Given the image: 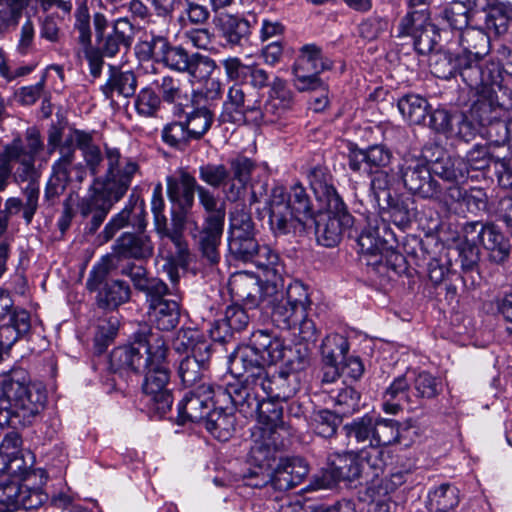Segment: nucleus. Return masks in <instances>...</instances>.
Segmentation results:
<instances>
[{
  "instance_id": "7ed1b4c3",
  "label": "nucleus",
  "mask_w": 512,
  "mask_h": 512,
  "mask_svg": "<svg viewBox=\"0 0 512 512\" xmlns=\"http://www.w3.org/2000/svg\"><path fill=\"white\" fill-rule=\"evenodd\" d=\"M250 461L255 466L250 472V482L253 487H271L276 491L273 499L266 501L269 512H303L305 508L290 505L284 492L300 484L307 476V463L298 457L281 459L271 470V462L275 461V449L268 443L255 440L250 449Z\"/></svg>"
},
{
  "instance_id": "f704fd0d",
  "label": "nucleus",
  "mask_w": 512,
  "mask_h": 512,
  "mask_svg": "<svg viewBox=\"0 0 512 512\" xmlns=\"http://www.w3.org/2000/svg\"><path fill=\"white\" fill-rule=\"evenodd\" d=\"M410 380L417 408L422 405L423 400L433 399L442 391L441 380L429 372L422 371L416 375L410 374Z\"/></svg>"
},
{
  "instance_id": "ddd939ff",
  "label": "nucleus",
  "mask_w": 512,
  "mask_h": 512,
  "mask_svg": "<svg viewBox=\"0 0 512 512\" xmlns=\"http://www.w3.org/2000/svg\"><path fill=\"white\" fill-rule=\"evenodd\" d=\"M399 173L404 187L422 198H438L440 189L432 178L428 161L423 157L405 156L399 165Z\"/></svg>"
},
{
  "instance_id": "a211bd4d",
  "label": "nucleus",
  "mask_w": 512,
  "mask_h": 512,
  "mask_svg": "<svg viewBox=\"0 0 512 512\" xmlns=\"http://www.w3.org/2000/svg\"><path fill=\"white\" fill-rule=\"evenodd\" d=\"M463 232L475 235L489 252L490 261L502 264L508 259L511 245L495 225L471 222L464 226Z\"/></svg>"
},
{
  "instance_id": "b1692460",
  "label": "nucleus",
  "mask_w": 512,
  "mask_h": 512,
  "mask_svg": "<svg viewBox=\"0 0 512 512\" xmlns=\"http://www.w3.org/2000/svg\"><path fill=\"white\" fill-rule=\"evenodd\" d=\"M159 256L166 262L164 268L172 282L178 280V268H186L190 262L191 253L185 238L160 237Z\"/></svg>"
},
{
  "instance_id": "58836bf2",
  "label": "nucleus",
  "mask_w": 512,
  "mask_h": 512,
  "mask_svg": "<svg viewBox=\"0 0 512 512\" xmlns=\"http://www.w3.org/2000/svg\"><path fill=\"white\" fill-rule=\"evenodd\" d=\"M349 350L347 339L337 333L325 337L321 345V354L325 363L334 368V373L339 371V365L345 360Z\"/></svg>"
},
{
  "instance_id": "aec40b11",
  "label": "nucleus",
  "mask_w": 512,
  "mask_h": 512,
  "mask_svg": "<svg viewBox=\"0 0 512 512\" xmlns=\"http://www.w3.org/2000/svg\"><path fill=\"white\" fill-rule=\"evenodd\" d=\"M258 379L263 399L267 397L284 402L292 398L300 388L299 375L296 372L279 371L270 375L266 370Z\"/></svg>"
},
{
  "instance_id": "4c0bfd02",
  "label": "nucleus",
  "mask_w": 512,
  "mask_h": 512,
  "mask_svg": "<svg viewBox=\"0 0 512 512\" xmlns=\"http://www.w3.org/2000/svg\"><path fill=\"white\" fill-rule=\"evenodd\" d=\"M370 180L369 197L376 207H387L391 202L395 176L389 171L373 173Z\"/></svg>"
},
{
  "instance_id": "9d476101",
  "label": "nucleus",
  "mask_w": 512,
  "mask_h": 512,
  "mask_svg": "<svg viewBox=\"0 0 512 512\" xmlns=\"http://www.w3.org/2000/svg\"><path fill=\"white\" fill-rule=\"evenodd\" d=\"M307 287L295 281L285 289V297L271 309V318L280 329L287 330L303 319L311 308Z\"/></svg>"
},
{
  "instance_id": "4be33fe9",
  "label": "nucleus",
  "mask_w": 512,
  "mask_h": 512,
  "mask_svg": "<svg viewBox=\"0 0 512 512\" xmlns=\"http://www.w3.org/2000/svg\"><path fill=\"white\" fill-rule=\"evenodd\" d=\"M471 5L472 16L483 22L489 34H504L509 27L512 14L498 6L493 0H467Z\"/></svg>"
},
{
  "instance_id": "20e7f679",
  "label": "nucleus",
  "mask_w": 512,
  "mask_h": 512,
  "mask_svg": "<svg viewBox=\"0 0 512 512\" xmlns=\"http://www.w3.org/2000/svg\"><path fill=\"white\" fill-rule=\"evenodd\" d=\"M47 394L33 383L23 368L0 374V427L13 429L32 425L46 407Z\"/></svg>"
},
{
  "instance_id": "338daca9",
  "label": "nucleus",
  "mask_w": 512,
  "mask_h": 512,
  "mask_svg": "<svg viewBox=\"0 0 512 512\" xmlns=\"http://www.w3.org/2000/svg\"><path fill=\"white\" fill-rule=\"evenodd\" d=\"M162 139L169 146L182 150L192 138L185 122H173L164 127Z\"/></svg>"
},
{
  "instance_id": "69168bd1",
  "label": "nucleus",
  "mask_w": 512,
  "mask_h": 512,
  "mask_svg": "<svg viewBox=\"0 0 512 512\" xmlns=\"http://www.w3.org/2000/svg\"><path fill=\"white\" fill-rule=\"evenodd\" d=\"M123 294H128V287L124 281L114 280L98 294V304L101 307L115 308L123 302Z\"/></svg>"
},
{
  "instance_id": "3c124183",
  "label": "nucleus",
  "mask_w": 512,
  "mask_h": 512,
  "mask_svg": "<svg viewBox=\"0 0 512 512\" xmlns=\"http://www.w3.org/2000/svg\"><path fill=\"white\" fill-rule=\"evenodd\" d=\"M474 234L464 232V238L458 245V261L464 272L474 271L480 261V250Z\"/></svg>"
},
{
  "instance_id": "c85d7f7f",
  "label": "nucleus",
  "mask_w": 512,
  "mask_h": 512,
  "mask_svg": "<svg viewBox=\"0 0 512 512\" xmlns=\"http://www.w3.org/2000/svg\"><path fill=\"white\" fill-rule=\"evenodd\" d=\"M107 158V173L105 181L102 185L105 186L106 190L115 193L116 199H121L128 189V171L127 166L121 168L120 152L114 148H106Z\"/></svg>"
},
{
  "instance_id": "1a4fd4ad",
  "label": "nucleus",
  "mask_w": 512,
  "mask_h": 512,
  "mask_svg": "<svg viewBox=\"0 0 512 512\" xmlns=\"http://www.w3.org/2000/svg\"><path fill=\"white\" fill-rule=\"evenodd\" d=\"M454 65L457 67V74L472 92L492 86L500 87V67L497 63L486 61L485 57L455 54Z\"/></svg>"
},
{
  "instance_id": "7c9ffc66",
  "label": "nucleus",
  "mask_w": 512,
  "mask_h": 512,
  "mask_svg": "<svg viewBox=\"0 0 512 512\" xmlns=\"http://www.w3.org/2000/svg\"><path fill=\"white\" fill-rule=\"evenodd\" d=\"M231 292L246 305L257 307L261 304L260 282L247 273H239L230 280Z\"/></svg>"
},
{
  "instance_id": "e433bc0d",
  "label": "nucleus",
  "mask_w": 512,
  "mask_h": 512,
  "mask_svg": "<svg viewBox=\"0 0 512 512\" xmlns=\"http://www.w3.org/2000/svg\"><path fill=\"white\" fill-rule=\"evenodd\" d=\"M461 52L472 57H485L488 53L489 36L481 29L466 27L459 33Z\"/></svg>"
},
{
  "instance_id": "c9c22d12",
  "label": "nucleus",
  "mask_w": 512,
  "mask_h": 512,
  "mask_svg": "<svg viewBox=\"0 0 512 512\" xmlns=\"http://www.w3.org/2000/svg\"><path fill=\"white\" fill-rule=\"evenodd\" d=\"M206 430L220 441H227L235 430V416L224 409H213L203 422Z\"/></svg>"
},
{
  "instance_id": "9b49d317",
  "label": "nucleus",
  "mask_w": 512,
  "mask_h": 512,
  "mask_svg": "<svg viewBox=\"0 0 512 512\" xmlns=\"http://www.w3.org/2000/svg\"><path fill=\"white\" fill-rule=\"evenodd\" d=\"M216 402L226 403L230 401L240 413L245 417H254L257 413H266L265 406H269V402H265L259 387V382L255 384L247 382V379L229 383L226 387H216Z\"/></svg>"
},
{
  "instance_id": "e2e57ef3",
  "label": "nucleus",
  "mask_w": 512,
  "mask_h": 512,
  "mask_svg": "<svg viewBox=\"0 0 512 512\" xmlns=\"http://www.w3.org/2000/svg\"><path fill=\"white\" fill-rule=\"evenodd\" d=\"M340 423L341 418L329 410L317 411L312 418V427L315 433L323 438L332 437Z\"/></svg>"
},
{
  "instance_id": "393cba45",
  "label": "nucleus",
  "mask_w": 512,
  "mask_h": 512,
  "mask_svg": "<svg viewBox=\"0 0 512 512\" xmlns=\"http://www.w3.org/2000/svg\"><path fill=\"white\" fill-rule=\"evenodd\" d=\"M496 87L474 92L476 99L472 102L469 115L478 125L486 126L502 116L504 108L497 99Z\"/></svg>"
},
{
  "instance_id": "5701e85b",
  "label": "nucleus",
  "mask_w": 512,
  "mask_h": 512,
  "mask_svg": "<svg viewBox=\"0 0 512 512\" xmlns=\"http://www.w3.org/2000/svg\"><path fill=\"white\" fill-rule=\"evenodd\" d=\"M167 196L180 210H190L194 205L195 193L199 185L196 178L185 169H179L166 178Z\"/></svg>"
},
{
  "instance_id": "79ce46f5",
  "label": "nucleus",
  "mask_w": 512,
  "mask_h": 512,
  "mask_svg": "<svg viewBox=\"0 0 512 512\" xmlns=\"http://www.w3.org/2000/svg\"><path fill=\"white\" fill-rule=\"evenodd\" d=\"M431 23V14L429 10L407 11L401 17L396 27V37L414 38L419 32L425 29Z\"/></svg>"
},
{
  "instance_id": "72a5a7b5",
  "label": "nucleus",
  "mask_w": 512,
  "mask_h": 512,
  "mask_svg": "<svg viewBox=\"0 0 512 512\" xmlns=\"http://www.w3.org/2000/svg\"><path fill=\"white\" fill-rule=\"evenodd\" d=\"M357 455L359 457V462L365 466L362 477H365L366 480L374 481L384 472L386 461L384 459V452L382 448L371 445L367 449L361 450ZM383 483L384 481L381 480L378 487L382 488ZM376 486L377 484L373 482L369 491L373 492Z\"/></svg>"
},
{
  "instance_id": "2eb2a0df",
  "label": "nucleus",
  "mask_w": 512,
  "mask_h": 512,
  "mask_svg": "<svg viewBox=\"0 0 512 512\" xmlns=\"http://www.w3.org/2000/svg\"><path fill=\"white\" fill-rule=\"evenodd\" d=\"M217 390L211 385L201 384L189 392L178 404V421L203 423L216 402Z\"/></svg>"
},
{
  "instance_id": "a19ab883",
  "label": "nucleus",
  "mask_w": 512,
  "mask_h": 512,
  "mask_svg": "<svg viewBox=\"0 0 512 512\" xmlns=\"http://www.w3.org/2000/svg\"><path fill=\"white\" fill-rule=\"evenodd\" d=\"M142 205L137 207L136 205L130 209V213H136V210L139 209L138 221H137V229L138 233L131 234L130 233V257L143 260L150 258L153 253L152 243L147 235L144 234V229L147 225L145 217L142 216Z\"/></svg>"
},
{
  "instance_id": "4468645a",
  "label": "nucleus",
  "mask_w": 512,
  "mask_h": 512,
  "mask_svg": "<svg viewBox=\"0 0 512 512\" xmlns=\"http://www.w3.org/2000/svg\"><path fill=\"white\" fill-rule=\"evenodd\" d=\"M259 113V94L248 93L243 84L234 83L227 92L222 105L219 121L222 123L242 124L248 117L253 121Z\"/></svg>"
},
{
  "instance_id": "2f4dec72",
  "label": "nucleus",
  "mask_w": 512,
  "mask_h": 512,
  "mask_svg": "<svg viewBox=\"0 0 512 512\" xmlns=\"http://www.w3.org/2000/svg\"><path fill=\"white\" fill-rule=\"evenodd\" d=\"M427 507L431 512H452L460 502L459 489L443 483L428 492Z\"/></svg>"
},
{
  "instance_id": "412c9836",
  "label": "nucleus",
  "mask_w": 512,
  "mask_h": 512,
  "mask_svg": "<svg viewBox=\"0 0 512 512\" xmlns=\"http://www.w3.org/2000/svg\"><path fill=\"white\" fill-rule=\"evenodd\" d=\"M416 408L410 374L397 376L383 392V411L387 414L396 415L404 409L414 410Z\"/></svg>"
},
{
  "instance_id": "8fccbe9b",
  "label": "nucleus",
  "mask_w": 512,
  "mask_h": 512,
  "mask_svg": "<svg viewBox=\"0 0 512 512\" xmlns=\"http://www.w3.org/2000/svg\"><path fill=\"white\" fill-rule=\"evenodd\" d=\"M399 422L393 419L375 418L372 445L382 447L392 445L399 441Z\"/></svg>"
},
{
  "instance_id": "f257e3e1",
  "label": "nucleus",
  "mask_w": 512,
  "mask_h": 512,
  "mask_svg": "<svg viewBox=\"0 0 512 512\" xmlns=\"http://www.w3.org/2000/svg\"><path fill=\"white\" fill-rule=\"evenodd\" d=\"M307 178L316 200L325 211L315 214L301 183L292 185L289 193L283 186H275L266 202L270 228L276 236L314 228L319 244L334 247L340 242L344 230L352 226L353 217L337 193L327 168L313 167Z\"/></svg>"
},
{
  "instance_id": "4d7b16f0",
  "label": "nucleus",
  "mask_w": 512,
  "mask_h": 512,
  "mask_svg": "<svg viewBox=\"0 0 512 512\" xmlns=\"http://www.w3.org/2000/svg\"><path fill=\"white\" fill-rule=\"evenodd\" d=\"M250 261L263 270V275L284 273V266L280 261L278 253L269 246H258Z\"/></svg>"
},
{
  "instance_id": "6e6552de",
  "label": "nucleus",
  "mask_w": 512,
  "mask_h": 512,
  "mask_svg": "<svg viewBox=\"0 0 512 512\" xmlns=\"http://www.w3.org/2000/svg\"><path fill=\"white\" fill-rule=\"evenodd\" d=\"M96 47L89 50L88 63L90 73L98 77L104 64L103 57H114L120 47H128V18L119 17L111 22L104 14L95 13L93 16Z\"/></svg>"
},
{
  "instance_id": "f8f14e48",
  "label": "nucleus",
  "mask_w": 512,
  "mask_h": 512,
  "mask_svg": "<svg viewBox=\"0 0 512 512\" xmlns=\"http://www.w3.org/2000/svg\"><path fill=\"white\" fill-rule=\"evenodd\" d=\"M332 67V61L326 58L316 44L303 45L293 65L295 86L299 91L316 89L320 86L318 75Z\"/></svg>"
},
{
  "instance_id": "c03bdc74",
  "label": "nucleus",
  "mask_w": 512,
  "mask_h": 512,
  "mask_svg": "<svg viewBox=\"0 0 512 512\" xmlns=\"http://www.w3.org/2000/svg\"><path fill=\"white\" fill-rule=\"evenodd\" d=\"M75 141L78 148L82 151L87 168L92 175H97L103 161L100 148L93 143L92 136L84 131H75Z\"/></svg>"
},
{
  "instance_id": "603ef678",
  "label": "nucleus",
  "mask_w": 512,
  "mask_h": 512,
  "mask_svg": "<svg viewBox=\"0 0 512 512\" xmlns=\"http://www.w3.org/2000/svg\"><path fill=\"white\" fill-rule=\"evenodd\" d=\"M130 279L134 287L146 294V298L156 293L158 295H165L167 293L166 284L158 279H150L146 277V269L139 266H130Z\"/></svg>"
},
{
  "instance_id": "ea45409f",
  "label": "nucleus",
  "mask_w": 512,
  "mask_h": 512,
  "mask_svg": "<svg viewBox=\"0 0 512 512\" xmlns=\"http://www.w3.org/2000/svg\"><path fill=\"white\" fill-rule=\"evenodd\" d=\"M158 41V47L160 48L159 60L172 70L187 72L192 54H189L181 46L170 45L165 38H159Z\"/></svg>"
},
{
  "instance_id": "6ab92c4d",
  "label": "nucleus",
  "mask_w": 512,
  "mask_h": 512,
  "mask_svg": "<svg viewBox=\"0 0 512 512\" xmlns=\"http://www.w3.org/2000/svg\"><path fill=\"white\" fill-rule=\"evenodd\" d=\"M365 466L359 462L357 453L336 454L329 460L323 478L316 482V489L330 488L341 480L353 481L362 477Z\"/></svg>"
},
{
  "instance_id": "473e14b6",
  "label": "nucleus",
  "mask_w": 512,
  "mask_h": 512,
  "mask_svg": "<svg viewBox=\"0 0 512 512\" xmlns=\"http://www.w3.org/2000/svg\"><path fill=\"white\" fill-rule=\"evenodd\" d=\"M9 487H14L15 496L12 498L14 511L36 509L48 501L49 496L40 487H29L18 480L8 479Z\"/></svg>"
},
{
  "instance_id": "0e129e2a",
  "label": "nucleus",
  "mask_w": 512,
  "mask_h": 512,
  "mask_svg": "<svg viewBox=\"0 0 512 512\" xmlns=\"http://www.w3.org/2000/svg\"><path fill=\"white\" fill-rule=\"evenodd\" d=\"M75 30L78 31V42L83 46V52L86 59L89 58V50L92 49L91 44V28L90 15L86 5H81L75 12Z\"/></svg>"
},
{
  "instance_id": "37998d69",
  "label": "nucleus",
  "mask_w": 512,
  "mask_h": 512,
  "mask_svg": "<svg viewBox=\"0 0 512 512\" xmlns=\"http://www.w3.org/2000/svg\"><path fill=\"white\" fill-rule=\"evenodd\" d=\"M429 104L420 95L409 94L398 101V109L402 116L413 125L422 124L428 114Z\"/></svg>"
},
{
  "instance_id": "49530a36",
  "label": "nucleus",
  "mask_w": 512,
  "mask_h": 512,
  "mask_svg": "<svg viewBox=\"0 0 512 512\" xmlns=\"http://www.w3.org/2000/svg\"><path fill=\"white\" fill-rule=\"evenodd\" d=\"M431 171L438 177L449 182H458L465 179L468 175L465 161L461 158L446 157L438 159L432 165Z\"/></svg>"
},
{
  "instance_id": "cd10ccee",
  "label": "nucleus",
  "mask_w": 512,
  "mask_h": 512,
  "mask_svg": "<svg viewBox=\"0 0 512 512\" xmlns=\"http://www.w3.org/2000/svg\"><path fill=\"white\" fill-rule=\"evenodd\" d=\"M164 295L153 293L147 297L149 302V317L159 330L174 329L180 318L179 304L175 300H166Z\"/></svg>"
},
{
  "instance_id": "a18cd8bd",
  "label": "nucleus",
  "mask_w": 512,
  "mask_h": 512,
  "mask_svg": "<svg viewBox=\"0 0 512 512\" xmlns=\"http://www.w3.org/2000/svg\"><path fill=\"white\" fill-rule=\"evenodd\" d=\"M60 158L53 164V176L61 184L63 190L66 184L72 180V168L75 165V148L72 140H66L60 147Z\"/></svg>"
},
{
  "instance_id": "423d86ee",
  "label": "nucleus",
  "mask_w": 512,
  "mask_h": 512,
  "mask_svg": "<svg viewBox=\"0 0 512 512\" xmlns=\"http://www.w3.org/2000/svg\"><path fill=\"white\" fill-rule=\"evenodd\" d=\"M286 352L283 341L259 330L252 334L250 344L238 347L230 357V370L238 378L255 384L265 372L266 364L281 361Z\"/></svg>"
},
{
  "instance_id": "774afa93",
  "label": "nucleus",
  "mask_w": 512,
  "mask_h": 512,
  "mask_svg": "<svg viewBox=\"0 0 512 512\" xmlns=\"http://www.w3.org/2000/svg\"><path fill=\"white\" fill-rule=\"evenodd\" d=\"M437 27L431 22L425 29L419 32L413 40L416 51L422 55L428 54L436 49L439 42Z\"/></svg>"
},
{
  "instance_id": "052dcab7",
  "label": "nucleus",
  "mask_w": 512,
  "mask_h": 512,
  "mask_svg": "<svg viewBox=\"0 0 512 512\" xmlns=\"http://www.w3.org/2000/svg\"><path fill=\"white\" fill-rule=\"evenodd\" d=\"M189 210L173 211L171 215V223L168 225L167 218H162L161 222L155 226V230L159 237H177L185 238L184 230L188 222L187 212Z\"/></svg>"
},
{
  "instance_id": "f03ea898",
  "label": "nucleus",
  "mask_w": 512,
  "mask_h": 512,
  "mask_svg": "<svg viewBox=\"0 0 512 512\" xmlns=\"http://www.w3.org/2000/svg\"><path fill=\"white\" fill-rule=\"evenodd\" d=\"M168 348L162 337L151 332L149 325H139L130 343V370L145 368L143 393L151 409L162 417L171 409L173 397L168 389L170 371L166 363Z\"/></svg>"
},
{
  "instance_id": "864d4df0",
  "label": "nucleus",
  "mask_w": 512,
  "mask_h": 512,
  "mask_svg": "<svg viewBox=\"0 0 512 512\" xmlns=\"http://www.w3.org/2000/svg\"><path fill=\"white\" fill-rule=\"evenodd\" d=\"M472 14L471 7L468 8L462 1L448 3L441 12V18L449 27L462 31L469 24V15Z\"/></svg>"
},
{
  "instance_id": "13d9d810",
  "label": "nucleus",
  "mask_w": 512,
  "mask_h": 512,
  "mask_svg": "<svg viewBox=\"0 0 512 512\" xmlns=\"http://www.w3.org/2000/svg\"><path fill=\"white\" fill-rule=\"evenodd\" d=\"M33 466V457L29 451L9 458L5 464H0V476L7 474L10 480H20L24 478Z\"/></svg>"
},
{
  "instance_id": "f3484780",
  "label": "nucleus",
  "mask_w": 512,
  "mask_h": 512,
  "mask_svg": "<svg viewBox=\"0 0 512 512\" xmlns=\"http://www.w3.org/2000/svg\"><path fill=\"white\" fill-rule=\"evenodd\" d=\"M393 154L384 145H372L367 149L351 148L348 153V167L351 171L364 175L386 172Z\"/></svg>"
},
{
  "instance_id": "bf43d9fd",
  "label": "nucleus",
  "mask_w": 512,
  "mask_h": 512,
  "mask_svg": "<svg viewBox=\"0 0 512 512\" xmlns=\"http://www.w3.org/2000/svg\"><path fill=\"white\" fill-rule=\"evenodd\" d=\"M26 5L25 0H0V32L18 25Z\"/></svg>"
},
{
  "instance_id": "de8ad7c7",
  "label": "nucleus",
  "mask_w": 512,
  "mask_h": 512,
  "mask_svg": "<svg viewBox=\"0 0 512 512\" xmlns=\"http://www.w3.org/2000/svg\"><path fill=\"white\" fill-rule=\"evenodd\" d=\"M374 420V417L366 414L346 423L343 426V431L349 441L354 440L356 443L368 442L369 446H371L372 434H374Z\"/></svg>"
},
{
  "instance_id": "a878e982",
  "label": "nucleus",
  "mask_w": 512,
  "mask_h": 512,
  "mask_svg": "<svg viewBox=\"0 0 512 512\" xmlns=\"http://www.w3.org/2000/svg\"><path fill=\"white\" fill-rule=\"evenodd\" d=\"M210 357V344L199 343L193 349V355H187L180 361L178 375L185 386H194L204 377Z\"/></svg>"
},
{
  "instance_id": "09e8293b",
  "label": "nucleus",
  "mask_w": 512,
  "mask_h": 512,
  "mask_svg": "<svg viewBox=\"0 0 512 512\" xmlns=\"http://www.w3.org/2000/svg\"><path fill=\"white\" fill-rule=\"evenodd\" d=\"M4 147L15 149L17 158L23 156L36 160V156L44 149V143L39 130L31 127L26 131L25 143L20 138H16Z\"/></svg>"
},
{
  "instance_id": "c756f323",
  "label": "nucleus",
  "mask_w": 512,
  "mask_h": 512,
  "mask_svg": "<svg viewBox=\"0 0 512 512\" xmlns=\"http://www.w3.org/2000/svg\"><path fill=\"white\" fill-rule=\"evenodd\" d=\"M31 317L25 309H15L7 324L0 326V347L9 350L19 338L29 333Z\"/></svg>"
},
{
  "instance_id": "bb28decb",
  "label": "nucleus",
  "mask_w": 512,
  "mask_h": 512,
  "mask_svg": "<svg viewBox=\"0 0 512 512\" xmlns=\"http://www.w3.org/2000/svg\"><path fill=\"white\" fill-rule=\"evenodd\" d=\"M219 36L231 46H241L251 33L250 21L240 15L223 13L215 19Z\"/></svg>"
},
{
  "instance_id": "5fc2aeb1",
  "label": "nucleus",
  "mask_w": 512,
  "mask_h": 512,
  "mask_svg": "<svg viewBox=\"0 0 512 512\" xmlns=\"http://www.w3.org/2000/svg\"><path fill=\"white\" fill-rule=\"evenodd\" d=\"M213 112L207 107L194 109L187 114L185 124L192 139H200L211 127Z\"/></svg>"
},
{
  "instance_id": "0eeeda50",
  "label": "nucleus",
  "mask_w": 512,
  "mask_h": 512,
  "mask_svg": "<svg viewBox=\"0 0 512 512\" xmlns=\"http://www.w3.org/2000/svg\"><path fill=\"white\" fill-rule=\"evenodd\" d=\"M198 200L206 212L201 230L198 233V244L202 256L212 265L219 262V246L224 230L226 208L224 201L204 186L198 187Z\"/></svg>"
},
{
  "instance_id": "39448f33",
  "label": "nucleus",
  "mask_w": 512,
  "mask_h": 512,
  "mask_svg": "<svg viewBox=\"0 0 512 512\" xmlns=\"http://www.w3.org/2000/svg\"><path fill=\"white\" fill-rule=\"evenodd\" d=\"M378 209L379 215L367 216L366 226L358 237V245L367 265L377 266L385 261L395 269L401 265L404 257L394 250L396 239L386 222L385 214L396 226L404 228L410 224L413 213L408 202L394 198H391L387 207Z\"/></svg>"
},
{
  "instance_id": "dca6fc26",
  "label": "nucleus",
  "mask_w": 512,
  "mask_h": 512,
  "mask_svg": "<svg viewBox=\"0 0 512 512\" xmlns=\"http://www.w3.org/2000/svg\"><path fill=\"white\" fill-rule=\"evenodd\" d=\"M114 194L102 185L101 188H92L87 196L79 200L77 207L80 215L89 219L86 225L89 234L97 232L113 204L120 200L116 199Z\"/></svg>"
},
{
  "instance_id": "680f3d73",
  "label": "nucleus",
  "mask_w": 512,
  "mask_h": 512,
  "mask_svg": "<svg viewBox=\"0 0 512 512\" xmlns=\"http://www.w3.org/2000/svg\"><path fill=\"white\" fill-rule=\"evenodd\" d=\"M230 170L224 164L206 163L199 167V178L212 188H220L227 184Z\"/></svg>"
},
{
  "instance_id": "6e6d98bb",
  "label": "nucleus",
  "mask_w": 512,
  "mask_h": 512,
  "mask_svg": "<svg viewBox=\"0 0 512 512\" xmlns=\"http://www.w3.org/2000/svg\"><path fill=\"white\" fill-rule=\"evenodd\" d=\"M261 286V303H266L271 309L285 297L283 273L263 275Z\"/></svg>"
}]
</instances>
